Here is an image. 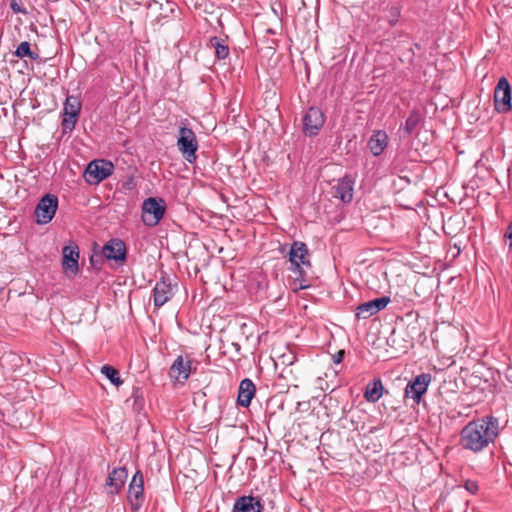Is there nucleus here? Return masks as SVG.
Returning a JSON list of instances; mask_svg holds the SVG:
<instances>
[{"mask_svg":"<svg viewBox=\"0 0 512 512\" xmlns=\"http://www.w3.org/2000/svg\"><path fill=\"white\" fill-rule=\"evenodd\" d=\"M505 237L510 240V245L512 246V221L509 223L507 230L505 232Z\"/></svg>","mask_w":512,"mask_h":512,"instance_id":"nucleus-31","label":"nucleus"},{"mask_svg":"<svg viewBox=\"0 0 512 512\" xmlns=\"http://www.w3.org/2000/svg\"><path fill=\"white\" fill-rule=\"evenodd\" d=\"M431 382V375L421 373L410 380L404 390V398L411 399L414 404H420L423 395L427 392Z\"/></svg>","mask_w":512,"mask_h":512,"instance_id":"nucleus-5","label":"nucleus"},{"mask_svg":"<svg viewBox=\"0 0 512 512\" xmlns=\"http://www.w3.org/2000/svg\"><path fill=\"white\" fill-rule=\"evenodd\" d=\"M441 191L443 192V195H444V196H448V194H447L446 190H445L443 187L441 188Z\"/></svg>","mask_w":512,"mask_h":512,"instance_id":"nucleus-34","label":"nucleus"},{"mask_svg":"<svg viewBox=\"0 0 512 512\" xmlns=\"http://www.w3.org/2000/svg\"><path fill=\"white\" fill-rule=\"evenodd\" d=\"M114 171V165L111 161L97 159L91 161L85 170L86 181L90 184H99L108 178Z\"/></svg>","mask_w":512,"mask_h":512,"instance_id":"nucleus-4","label":"nucleus"},{"mask_svg":"<svg viewBox=\"0 0 512 512\" xmlns=\"http://www.w3.org/2000/svg\"><path fill=\"white\" fill-rule=\"evenodd\" d=\"M498 435V421L486 416L467 423L460 432L462 448L478 453L492 443Z\"/></svg>","mask_w":512,"mask_h":512,"instance_id":"nucleus-1","label":"nucleus"},{"mask_svg":"<svg viewBox=\"0 0 512 512\" xmlns=\"http://www.w3.org/2000/svg\"><path fill=\"white\" fill-rule=\"evenodd\" d=\"M353 187L354 181L348 176L343 177L335 187L336 197L340 198L344 203L351 202L353 199Z\"/></svg>","mask_w":512,"mask_h":512,"instance_id":"nucleus-21","label":"nucleus"},{"mask_svg":"<svg viewBox=\"0 0 512 512\" xmlns=\"http://www.w3.org/2000/svg\"><path fill=\"white\" fill-rule=\"evenodd\" d=\"M384 393V386L381 379H374L369 382L364 391V398L369 403H376Z\"/></svg>","mask_w":512,"mask_h":512,"instance_id":"nucleus-22","label":"nucleus"},{"mask_svg":"<svg viewBox=\"0 0 512 512\" xmlns=\"http://www.w3.org/2000/svg\"><path fill=\"white\" fill-rule=\"evenodd\" d=\"M177 147L187 162L194 163L196 161L198 141L194 131L185 125L179 127Z\"/></svg>","mask_w":512,"mask_h":512,"instance_id":"nucleus-3","label":"nucleus"},{"mask_svg":"<svg viewBox=\"0 0 512 512\" xmlns=\"http://www.w3.org/2000/svg\"><path fill=\"white\" fill-rule=\"evenodd\" d=\"M494 107L500 113H506L512 109L511 86L505 77H501L495 87Z\"/></svg>","mask_w":512,"mask_h":512,"instance_id":"nucleus-9","label":"nucleus"},{"mask_svg":"<svg viewBox=\"0 0 512 512\" xmlns=\"http://www.w3.org/2000/svg\"><path fill=\"white\" fill-rule=\"evenodd\" d=\"M209 44L215 50V56L218 60H224L229 55V47L224 43V40L218 37H212Z\"/></svg>","mask_w":512,"mask_h":512,"instance_id":"nucleus-23","label":"nucleus"},{"mask_svg":"<svg viewBox=\"0 0 512 512\" xmlns=\"http://www.w3.org/2000/svg\"><path fill=\"white\" fill-rule=\"evenodd\" d=\"M174 295V288L169 278L162 277L153 288V303L156 307L166 304Z\"/></svg>","mask_w":512,"mask_h":512,"instance_id":"nucleus-15","label":"nucleus"},{"mask_svg":"<svg viewBox=\"0 0 512 512\" xmlns=\"http://www.w3.org/2000/svg\"><path fill=\"white\" fill-rule=\"evenodd\" d=\"M166 212L165 201L161 198L150 197L142 203V221L146 226L154 227L159 224Z\"/></svg>","mask_w":512,"mask_h":512,"instance_id":"nucleus-2","label":"nucleus"},{"mask_svg":"<svg viewBox=\"0 0 512 512\" xmlns=\"http://www.w3.org/2000/svg\"><path fill=\"white\" fill-rule=\"evenodd\" d=\"M128 477L125 467L114 468L108 475L106 485L110 488L109 493L118 494L123 488Z\"/></svg>","mask_w":512,"mask_h":512,"instance_id":"nucleus-17","label":"nucleus"},{"mask_svg":"<svg viewBox=\"0 0 512 512\" xmlns=\"http://www.w3.org/2000/svg\"><path fill=\"white\" fill-rule=\"evenodd\" d=\"M325 122L324 114L317 107H310L302 118L303 133L305 136L313 137L318 135Z\"/></svg>","mask_w":512,"mask_h":512,"instance_id":"nucleus-10","label":"nucleus"},{"mask_svg":"<svg viewBox=\"0 0 512 512\" xmlns=\"http://www.w3.org/2000/svg\"><path fill=\"white\" fill-rule=\"evenodd\" d=\"M464 488L470 494H476L479 489L478 483L470 479L465 481Z\"/></svg>","mask_w":512,"mask_h":512,"instance_id":"nucleus-28","label":"nucleus"},{"mask_svg":"<svg viewBox=\"0 0 512 512\" xmlns=\"http://www.w3.org/2000/svg\"><path fill=\"white\" fill-rule=\"evenodd\" d=\"M81 111V102L75 96H67L63 104L62 130L64 133L71 132L78 120Z\"/></svg>","mask_w":512,"mask_h":512,"instance_id":"nucleus-7","label":"nucleus"},{"mask_svg":"<svg viewBox=\"0 0 512 512\" xmlns=\"http://www.w3.org/2000/svg\"><path fill=\"white\" fill-rule=\"evenodd\" d=\"M388 144V135L383 130L375 131L368 141V147L371 153L379 156L383 153Z\"/></svg>","mask_w":512,"mask_h":512,"instance_id":"nucleus-20","label":"nucleus"},{"mask_svg":"<svg viewBox=\"0 0 512 512\" xmlns=\"http://www.w3.org/2000/svg\"><path fill=\"white\" fill-rule=\"evenodd\" d=\"M62 269L68 277H74L79 271V249L77 246L63 248Z\"/></svg>","mask_w":512,"mask_h":512,"instance_id":"nucleus-16","label":"nucleus"},{"mask_svg":"<svg viewBox=\"0 0 512 512\" xmlns=\"http://www.w3.org/2000/svg\"><path fill=\"white\" fill-rule=\"evenodd\" d=\"M143 474L137 470L132 477L128 488V502L132 510H139L144 502Z\"/></svg>","mask_w":512,"mask_h":512,"instance_id":"nucleus-12","label":"nucleus"},{"mask_svg":"<svg viewBox=\"0 0 512 512\" xmlns=\"http://www.w3.org/2000/svg\"><path fill=\"white\" fill-rule=\"evenodd\" d=\"M390 18L388 20L390 26H394L400 17V9L398 7H391L389 9Z\"/></svg>","mask_w":512,"mask_h":512,"instance_id":"nucleus-27","label":"nucleus"},{"mask_svg":"<svg viewBox=\"0 0 512 512\" xmlns=\"http://www.w3.org/2000/svg\"><path fill=\"white\" fill-rule=\"evenodd\" d=\"M102 254L107 260H113L122 264L126 260V245L124 241L119 238L110 239L104 244Z\"/></svg>","mask_w":512,"mask_h":512,"instance_id":"nucleus-13","label":"nucleus"},{"mask_svg":"<svg viewBox=\"0 0 512 512\" xmlns=\"http://www.w3.org/2000/svg\"><path fill=\"white\" fill-rule=\"evenodd\" d=\"M391 302L390 297L383 296L376 298L364 303H361L356 308V317L358 319H367L381 310L385 309L386 306Z\"/></svg>","mask_w":512,"mask_h":512,"instance_id":"nucleus-14","label":"nucleus"},{"mask_svg":"<svg viewBox=\"0 0 512 512\" xmlns=\"http://www.w3.org/2000/svg\"><path fill=\"white\" fill-rule=\"evenodd\" d=\"M263 505L260 499L253 496H241L236 499L233 512H262Z\"/></svg>","mask_w":512,"mask_h":512,"instance_id":"nucleus-18","label":"nucleus"},{"mask_svg":"<svg viewBox=\"0 0 512 512\" xmlns=\"http://www.w3.org/2000/svg\"><path fill=\"white\" fill-rule=\"evenodd\" d=\"M101 372L110 380V382L116 386L122 384L119 372L117 369L110 365H104L101 368Z\"/></svg>","mask_w":512,"mask_h":512,"instance_id":"nucleus-26","label":"nucleus"},{"mask_svg":"<svg viewBox=\"0 0 512 512\" xmlns=\"http://www.w3.org/2000/svg\"><path fill=\"white\" fill-rule=\"evenodd\" d=\"M192 372V360L189 355H179L169 369V377L174 384L184 385Z\"/></svg>","mask_w":512,"mask_h":512,"instance_id":"nucleus-8","label":"nucleus"},{"mask_svg":"<svg viewBox=\"0 0 512 512\" xmlns=\"http://www.w3.org/2000/svg\"><path fill=\"white\" fill-rule=\"evenodd\" d=\"M15 55L19 58L28 57L31 60H37L39 58L38 53L31 51L28 41H23L18 45Z\"/></svg>","mask_w":512,"mask_h":512,"instance_id":"nucleus-24","label":"nucleus"},{"mask_svg":"<svg viewBox=\"0 0 512 512\" xmlns=\"http://www.w3.org/2000/svg\"><path fill=\"white\" fill-rule=\"evenodd\" d=\"M58 208V198L54 194H45L35 208L36 222L44 225L52 221Z\"/></svg>","mask_w":512,"mask_h":512,"instance_id":"nucleus-6","label":"nucleus"},{"mask_svg":"<svg viewBox=\"0 0 512 512\" xmlns=\"http://www.w3.org/2000/svg\"><path fill=\"white\" fill-rule=\"evenodd\" d=\"M344 355V350H339L336 354L333 355V363L340 364L344 358Z\"/></svg>","mask_w":512,"mask_h":512,"instance_id":"nucleus-30","label":"nucleus"},{"mask_svg":"<svg viewBox=\"0 0 512 512\" xmlns=\"http://www.w3.org/2000/svg\"><path fill=\"white\" fill-rule=\"evenodd\" d=\"M460 488H461V486H459V485L454 486V487H452V491H456V490H458V489H460Z\"/></svg>","mask_w":512,"mask_h":512,"instance_id":"nucleus-33","label":"nucleus"},{"mask_svg":"<svg viewBox=\"0 0 512 512\" xmlns=\"http://www.w3.org/2000/svg\"><path fill=\"white\" fill-rule=\"evenodd\" d=\"M454 248L456 249V254L455 255H459L460 247L457 244H454Z\"/></svg>","mask_w":512,"mask_h":512,"instance_id":"nucleus-32","label":"nucleus"},{"mask_svg":"<svg viewBox=\"0 0 512 512\" xmlns=\"http://www.w3.org/2000/svg\"><path fill=\"white\" fill-rule=\"evenodd\" d=\"M255 385L249 378H245L240 382L237 404L241 407H248L251 403L252 398L255 395Z\"/></svg>","mask_w":512,"mask_h":512,"instance_id":"nucleus-19","label":"nucleus"},{"mask_svg":"<svg viewBox=\"0 0 512 512\" xmlns=\"http://www.w3.org/2000/svg\"><path fill=\"white\" fill-rule=\"evenodd\" d=\"M421 120V116L417 111H412L407 117L404 125V132L411 135L417 128Z\"/></svg>","mask_w":512,"mask_h":512,"instance_id":"nucleus-25","label":"nucleus"},{"mask_svg":"<svg viewBox=\"0 0 512 512\" xmlns=\"http://www.w3.org/2000/svg\"><path fill=\"white\" fill-rule=\"evenodd\" d=\"M291 270L302 272V266H310V254L307 245L302 241H294L288 252Z\"/></svg>","mask_w":512,"mask_h":512,"instance_id":"nucleus-11","label":"nucleus"},{"mask_svg":"<svg viewBox=\"0 0 512 512\" xmlns=\"http://www.w3.org/2000/svg\"><path fill=\"white\" fill-rule=\"evenodd\" d=\"M10 7L15 13L27 14L26 9L23 8L22 4L18 3L16 0L11 1Z\"/></svg>","mask_w":512,"mask_h":512,"instance_id":"nucleus-29","label":"nucleus"}]
</instances>
